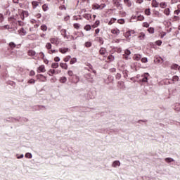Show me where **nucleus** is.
Returning a JSON list of instances; mask_svg holds the SVG:
<instances>
[{
	"label": "nucleus",
	"mask_w": 180,
	"mask_h": 180,
	"mask_svg": "<svg viewBox=\"0 0 180 180\" xmlns=\"http://www.w3.org/2000/svg\"><path fill=\"white\" fill-rule=\"evenodd\" d=\"M159 4L157 2V0H153L152 1V6L153 8H158Z\"/></svg>",
	"instance_id": "aec40b11"
},
{
	"label": "nucleus",
	"mask_w": 180,
	"mask_h": 180,
	"mask_svg": "<svg viewBox=\"0 0 180 180\" xmlns=\"http://www.w3.org/2000/svg\"><path fill=\"white\" fill-rule=\"evenodd\" d=\"M105 7H106V4H101V5H99V9L100 10H102Z\"/></svg>",
	"instance_id": "6e6d98bb"
},
{
	"label": "nucleus",
	"mask_w": 180,
	"mask_h": 180,
	"mask_svg": "<svg viewBox=\"0 0 180 180\" xmlns=\"http://www.w3.org/2000/svg\"><path fill=\"white\" fill-rule=\"evenodd\" d=\"M120 15H121L122 17H124V16H126V12L120 11Z\"/></svg>",
	"instance_id": "e2e57ef3"
},
{
	"label": "nucleus",
	"mask_w": 180,
	"mask_h": 180,
	"mask_svg": "<svg viewBox=\"0 0 180 180\" xmlns=\"http://www.w3.org/2000/svg\"><path fill=\"white\" fill-rule=\"evenodd\" d=\"M172 19H173V22H178V20H180V18L179 16L174 15Z\"/></svg>",
	"instance_id": "8fccbe9b"
},
{
	"label": "nucleus",
	"mask_w": 180,
	"mask_h": 180,
	"mask_svg": "<svg viewBox=\"0 0 180 180\" xmlns=\"http://www.w3.org/2000/svg\"><path fill=\"white\" fill-rule=\"evenodd\" d=\"M49 41L51 44L58 46L61 44V39L58 38V37H53L49 39Z\"/></svg>",
	"instance_id": "f03ea898"
},
{
	"label": "nucleus",
	"mask_w": 180,
	"mask_h": 180,
	"mask_svg": "<svg viewBox=\"0 0 180 180\" xmlns=\"http://www.w3.org/2000/svg\"><path fill=\"white\" fill-rule=\"evenodd\" d=\"M30 75L31 77H33V75H36V72H34V70H31V71L30 72Z\"/></svg>",
	"instance_id": "052dcab7"
},
{
	"label": "nucleus",
	"mask_w": 180,
	"mask_h": 180,
	"mask_svg": "<svg viewBox=\"0 0 180 180\" xmlns=\"http://www.w3.org/2000/svg\"><path fill=\"white\" fill-rule=\"evenodd\" d=\"M138 38L139 40H144L146 39V34L144 32L139 33Z\"/></svg>",
	"instance_id": "2eb2a0df"
},
{
	"label": "nucleus",
	"mask_w": 180,
	"mask_h": 180,
	"mask_svg": "<svg viewBox=\"0 0 180 180\" xmlns=\"http://www.w3.org/2000/svg\"><path fill=\"white\" fill-rule=\"evenodd\" d=\"M60 34L65 38L68 39V36L67 35V30L65 29H62L60 30Z\"/></svg>",
	"instance_id": "f8f14e48"
},
{
	"label": "nucleus",
	"mask_w": 180,
	"mask_h": 180,
	"mask_svg": "<svg viewBox=\"0 0 180 180\" xmlns=\"http://www.w3.org/2000/svg\"><path fill=\"white\" fill-rule=\"evenodd\" d=\"M59 81H60V84H65V82H67V77H60Z\"/></svg>",
	"instance_id": "b1692460"
},
{
	"label": "nucleus",
	"mask_w": 180,
	"mask_h": 180,
	"mask_svg": "<svg viewBox=\"0 0 180 180\" xmlns=\"http://www.w3.org/2000/svg\"><path fill=\"white\" fill-rule=\"evenodd\" d=\"M148 33H150L151 34H154V32H155L154 27H149L148 29Z\"/></svg>",
	"instance_id": "58836bf2"
},
{
	"label": "nucleus",
	"mask_w": 180,
	"mask_h": 180,
	"mask_svg": "<svg viewBox=\"0 0 180 180\" xmlns=\"http://www.w3.org/2000/svg\"><path fill=\"white\" fill-rule=\"evenodd\" d=\"M156 60L158 61V63H159L160 64H162V63H164V59H162L161 57L157 58Z\"/></svg>",
	"instance_id": "a19ab883"
},
{
	"label": "nucleus",
	"mask_w": 180,
	"mask_h": 180,
	"mask_svg": "<svg viewBox=\"0 0 180 180\" xmlns=\"http://www.w3.org/2000/svg\"><path fill=\"white\" fill-rule=\"evenodd\" d=\"M59 65L63 70H68V65L67 63H60Z\"/></svg>",
	"instance_id": "dca6fc26"
},
{
	"label": "nucleus",
	"mask_w": 180,
	"mask_h": 180,
	"mask_svg": "<svg viewBox=\"0 0 180 180\" xmlns=\"http://www.w3.org/2000/svg\"><path fill=\"white\" fill-rule=\"evenodd\" d=\"M27 54H28V56L33 57L34 56H36V52L33 50H30V51H28Z\"/></svg>",
	"instance_id": "412c9836"
},
{
	"label": "nucleus",
	"mask_w": 180,
	"mask_h": 180,
	"mask_svg": "<svg viewBox=\"0 0 180 180\" xmlns=\"http://www.w3.org/2000/svg\"><path fill=\"white\" fill-rule=\"evenodd\" d=\"M145 15L150 16L151 15V10L150 8H146L144 11Z\"/></svg>",
	"instance_id": "cd10ccee"
},
{
	"label": "nucleus",
	"mask_w": 180,
	"mask_h": 180,
	"mask_svg": "<svg viewBox=\"0 0 180 180\" xmlns=\"http://www.w3.org/2000/svg\"><path fill=\"white\" fill-rule=\"evenodd\" d=\"M108 63L114 61L115 56H113L112 55H110V56H108Z\"/></svg>",
	"instance_id": "c756f323"
},
{
	"label": "nucleus",
	"mask_w": 180,
	"mask_h": 180,
	"mask_svg": "<svg viewBox=\"0 0 180 180\" xmlns=\"http://www.w3.org/2000/svg\"><path fill=\"white\" fill-rule=\"evenodd\" d=\"M59 51L62 53V54H65V53H68V51H70V49L68 48H65V47H62L59 49Z\"/></svg>",
	"instance_id": "9b49d317"
},
{
	"label": "nucleus",
	"mask_w": 180,
	"mask_h": 180,
	"mask_svg": "<svg viewBox=\"0 0 180 180\" xmlns=\"http://www.w3.org/2000/svg\"><path fill=\"white\" fill-rule=\"evenodd\" d=\"M171 68L172 70H179V65H178V64H173Z\"/></svg>",
	"instance_id": "2f4dec72"
},
{
	"label": "nucleus",
	"mask_w": 180,
	"mask_h": 180,
	"mask_svg": "<svg viewBox=\"0 0 180 180\" xmlns=\"http://www.w3.org/2000/svg\"><path fill=\"white\" fill-rule=\"evenodd\" d=\"M49 9H50V8H49V4H45L42 5V10L44 11V12H47Z\"/></svg>",
	"instance_id": "6ab92c4d"
},
{
	"label": "nucleus",
	"mask_w": 180,
	"mask_h": 180,
	"mask_svg": "<svg viewBox=\"0 0 180 180\" xmlns=\"http://www.w3.org/2000/svg\"><path fill=\"white\" fill-rule=\"evenodd\" d=\"M70 60H71V56H67L63 58V61H65V63H68Z\"/></svg>",
	"instance_id": "72a5a7b5"
},
{
	"label": "nucleus",
	"mask_w": 180,
	"mask_h": 180,
	"mask_svg": "<svg viewBox=\"0 0 180 180\" xmlns=\"http://www.w3.org/2000/svg\"><path fill=\"white\" fill-rule=\"evenodd\" d=\"M133 59L135 61H140V60H141V55H140V54H134V57H133Z\"/></svg>",
	"instance_id": "ddd939ff"
},
{
	"label": "nucleus",
	"mask_w": 180,
	"mask_h": 180,
	"mask_svg": "<svg viewBox=\"0 0 180 180\" xmlns=\"http://www.w3.org/2000/svg\"><path fill=\"white\" fill-rule=\"evenodd\" d=\"M130 54H131V52L130 51V50L129 49L125 50L124 54L123 55V58H124V60H130V57H129Z\"/></svg>",
	"instance_id": "6e6552de"
},
{
	"label": "nucleus",
	"mask_w": 180,
	"mask_h": 180,
	"mask_svg": "<svg viewBox=\"0 0 180 180\" xmlns=\"http://www.w3.org/2000/svg\"><path fill=\"white\" fill-rule=\"evenodd\" d=\"M143 27H150V24L147 22H145L142 25Z\"/></svg>",
	"instance_id": "603ef678"
},
{
	"label": "nucleus",
	"mask_w": 180,
	"mask_h": 180,
	"mask_svg": "<svg viewBox=\"0 0 180 180\" xmlns=\"http://www.w3.org/2000/svg\"><path fill=\"white\" fill-rule=\"evenodd\" d=\"M0 22H4V15L0 13Z\"/></svg>",
	"instance_id": "338daca9"
},
{
	"label": "nucleus",
	"mask_w": 180,
	"mask_h": 180,
	"mask_svg": "<svg viewBox=\"0 0 180 180\" xmlns=\"http://www.w3.org/2000/svg\"><path fill=\"white\" fill-rule=\"evenodd\" d=\"M84 46H85V47H87V49H88L92 46V42L86 41V42H85Z\"/></svg>",
	"instance_id": "4c0bfd02"
},
{
	"label": "nucleus",
	"mask_w": 180,
	"mask_h": 180,
	"mask_svg": "<svg viewBox=\"0 0 180 180\" xmlns=\"http://www.w3.org/2000/svg\"><path fill=\"white\" fill-rule=\"evenodd\" d=\"M97 41L100 44H103V39L102 37H97Z\"/></svg>",
	"instance_id": "09e8293b"
},
{
	"label": "nucleus",
	"mask_w": 180,
	"mask_h": 180,
	"mask_svg": "<svg viewBox=\"0 0 180 180\" xmlns=\"http://www.w3.org/2000/svg\"><path fill=\"white\" fill-rule=\"evenodd\" d=\"M59 9H60V11H66L67 7L65 6V5H61L59 6Z\"/></svg>",
	"instance_id": "37998d69"
},
{
	"label": "nucleus",
	"mask_w": 180,
	"mask_h": 180,
	"mask_svg": "<svg viewBox=\"0 0 180 180\" xmlns=\"http://www.w3.org/2000/svg\"><path fill=\"white\" fill-rule=\"evenodd\" d=\"M32 9H37L40 5V1L34 0L31 2Z\"/></svg>",
	"instance_id": "423d86ee"
},
{
	"label": "nucleus",
	"mask_w": 180,
	"mask_h": 180,
	"mask_svg": "<svg viewBox=\"0 0 180 180\" xmlns=\"http://www.w3.org/2000/svg\"><path fill=\"white\" fill-rule=\"evenodd\" d=\"M160 6L162 8H167V3H165V2H161V3L160 4Z\"/></svg>",
	"instance_id": "49530a36"
},
{
	"label": "nucleus",
	"mask_w": 180,
	"mask_h": 180,
	"mask_svg": "<svg viewBox=\"0 0 180 180\" xmlns=\"http://www.w3.org/2000/svg\"><path fill=\"white\" fill-rule=\"evenodd\" d=\"M54 74H56V70L54 69H50L48 71V75H49V77H53V75H54Z\"/></svg>",
	"instance_id": "a211bd4d"
},
{
	"label": "nucleus",
	"mask_w": 180,
	"mask_h": 180,
	"mask_svg": "<svg viewBox=\"0 0 180 180\" xmlns=\"http://www.w3.org/2000/svg\"><path fill=\"white\" fill-rule=\"evenodd\" d=\"M26 158H32V153H27L25 154Z\"/></svg>",
	"instance_id": "bf43d9fd"
},
{
	"label": "nucleus",
	"mask_w": 180,
	"mask_h": 180,
	"mask_svg": "<svg viewBox=\"0 0 180 180\" xmlns=\"http://www.w3.org/2000/svg\"><path fill=\"white\" fill-rule=\"evenodd\" d=\"M68 75L69 77H72V78H75V80H72V82L75 84L79 81V79L78 78V76L76 75H74V72L72 70H68Z\"/></svg>",
	"instance_id": "7ed1b4c3"
},
{
	"label": "nucleus",
	"mask_w": 180,
	"mask_h": 180,
	"mask_svg": "<svg viewBox=\"0 0 180 180\" xmlns=\"http://www.w3.org/2000/svg\"><path fill=\"white\" fill-rule=\"evenodd\" d=\"M141 63H148V60L147 59V58H141Z\"/></svg>",
	"instance_id": "4d7b16f0"
},
{
	"label": "nucleus",
	"mask_w": 180,
	"mask_h": 180,
	"mask_svg": "<svg viewBox=\"0 0 180 180\" xmlns=\"http://www.w3.org/2000/svg\"><path fill=\"white\" fill-rule=\"evenodd\" d=\"M110 72H116V68H112L110 69Z\"/></svg>",
	"instance_id": "774afa93"
},
{
	"label": "nucleus",
	"mask_w": 180,
	"mask_h": 180,
	"mask_svg": "<svg viewBox=\"0 0 180 180\" xmlns=\"http://www.w3.org/2000/svg\"><path fill=\"white\" fill-rule=\"evenodd\" d=\"M112 167H120V162L119 160H115L112 163Z\"/></svg>",
	"instance_id": "393cba45"
},
{
	"label": "nucleus",
	"mask_w": 180,
	"mask_h": 180,
	"mask_svg": "<svg viewBox=\"0 0 180 180\" xmlns=\"http://www.w3.org/2000/svg\"><path fill=\"white\" fill-rule=\"evenodd\" d=\"M174 110H176V112H180V105H179V103L176 104Z\"/></svg>",
	"instance_id": "de8ad7c7"
},
{
	"label": "nucleus",
	"mask_w": 180,
	"mask_h": 180,
	"mask_svg": "<svg viewBox=\"0 0 180 180\" xmlns=\"http://www.w3.org/2000/svg\"><path fill=\"white\" fill-rule=\"evenodd\" d=\"M92 9H99V4H94L92 5Z\"/></svg>",
	"instance_id": "a18cd8bd"
},
{
	"label": "nucleus",
	"mask_w": 180,
	"mask_h": 180,
	"mask_svg": "<svg viewBox=\"0 0 180 180\" xmlns=\"http://www.w3.org/2000/svg\"><path fill=\"white\" fill-rule=\"evenodd\" d=\"M20 18L22 20H25V18H27L29 16V11H22L20 15Z\"/></svg>",
	"instance_id": "0eeeda50"
},
{
	"label": "nucleus",
	"mask_w": 180,
	"mask_h": 180,
	"mask_svg": "<svg viewBox=\"0 0 180 180\" xmlns=\"http://www.w3.org/2000/svg\"><path fill=\"white\" fill-rule=\"evenodd\" d=\"M99 25H101V22L99 20H96L91 27L94 29H95L96 27H98V26H99Z\"/></svg>",
	"instance_id": "bb28decb"
},
{
	"label": "nucleus",
	"mask_w": 180,
	"mask_h": 180,
	"mask_svg": "<svg viewBox=\"0 0 180 180\" xmlns=\"http://www.w3.org/2000/svg\"><path fill=\"white\" fill-rule=\"evenodd\" d=\"M37 71L38 73L46 72V67H44V65H41L37 68Z\"/></svg>",
	"instance_id": "9d476101"
},
{
	"label": "nucleus",
	"mask_w": 180,
	"mask_h": 180,
	"mask_svg": "<svg viewBox=\"0 0 180 180\" xmlns=\"http://www.w3.org/2000/svg\"><path fill=\"white\" fill-rule=\"evenodd\" d=\"M99 54H101V56H105V54H106V49L101 48L99 50Z\"/></svg>",
	"instance_id": "f3484780"
},
{
	"label": "nucleus",
	"mask_w": 180,
	"mask_h": 180,
	"mask_svg": "<svg viewBox=\"0 0 180 180\" xmlns=\"http://www.w3.org/2000/svg\"><path fill=\"white\" fill-rule=\"evenodd\" d=\"M34 82H36V81L34 79H30L28 81V84H34Z\"/></svg>",
	"instance_id": "680f3d73"
},
{
	"label": "nucleus",
	"mask_w": 180,
	"mask_h": 180,
	"mask_svg": "<svg viewBox=\"0 0 180 180\" xmlns=\"http://www.w3.org/2000/svg\"><path fill=\"white\" fill-rule=\"evenodd\" d=\"M179 13H180V10H178V9L174 11V15H179Z\"/></svg>",
	"instance_id": "69168bd1"
},
{
	"label": "nucleus",
	"mask_w": 180,
	"mask_h": 180,
	"mask_svg": "<svg viewBox=\"0 0 180 180\" xmlns=\"http://www.w3.org/2000/svg\"><path fill=\"white\" fill-rule=\"evenodd\" d=\"M36 78L39 79L40 82H46V81H47V77L41 74L37 75Z\"/></svg>",
	"instance_id": "39448f33"
},
{
	"label": "nucleus",
	"mask_w": 180,
	"mask_h": 180,
	"mask_svg": "<svg viewBox=\"0 0 180 180\" xmlns=\"http://www.w3.org/2000/svg\"><path fill=\"white\" fill-rule=\"evenodd\" d=\"M73 27L75 29H79V27H81V25H79L78 23H75V24H73Z\"/></svg>",
	"instance_id": "3c124183"
},
{
	"label": "nucleus",
	"mask_w": 180,
	"mask_h": 180,
	"mask_svg": "<svg viewBox=\"0 0 180 180\" xmlns=\"http://www.w3.org/2000/svg\"><path fill=\"white\" fill-rule=\"evenodd\" d=\"M115 78L116 79H120V78H122V75L120 73H117V75H115Z\"/></svg>",
	"instance_id": "13d9d810"
},
{
	"label": "nucleus",
	"mask_w": 180,
	"mask_h": 180,
	"mask_svg": "<svg viewBox=\"0 0 180 180\" xmlns=\"http://www.w3.org/2000/svg\"><path fill=\"white\" fill-rule=\"evenodd\" d=\"M177 81H179V77L174 75L172 77V82H177Z\"/></svg>",
	"instance_id": "f704fd0d"
},
{
	"label": "nucleus",
	"mask_w": 180,
	"mask_h": 180,
	"mask_svg": "<svg viewBox=\"0 0 180 180\" xmlns=\"http://www.w3.org/2000/svg\"><path fill=\"white\" fill-rule=\"evenodd\" d=\"M112 4L118 9H123V6L120 4V0H112Z\"/></svg>",
	"instance_id": "20e7f679"
},
{
	"label": "nucleus",
	"mask_w": 180,
	"mask_h": 180,
	"mask_svg": "<svg viewBox=\"0 0 180 180\" xmlns=\"http://www.w3.org/2000/svg\"><path fill=\"white\" fill-rule=\"evenodd\" d=\"M54 61H56V63H58V61H60V57H58V56L55 57Z\"/></svg>",
	"instance_id": "0e129e2a"
},
{
	"label": "nucleus",
	"mask_w": 180,
	"mask_h": 180,
	"mask_svg": "<svg viewBox=\"0 0 180 180\" xmlns=\"http://www.w3.org/2000/svg\"><path fill=\"white\" fill-rule=\"evenodd\" d=\"M164 13H165V15H166L167 16H169V15H170V13H171V11L169 10V8H165V9L164 10Z\"/></svg>",
	"instance_id": "a878e982"
},
{
	"label": "nucleus",
	"mask_w": 180,
	"mask_h": 180,
	"mask_svg": "<svg viewBox=\"0 0 180 180\" xmlns=\"http://www.w3.org/2000/svg\"><path fill=\"white\" fill-rule=\"evenodd\" d=\"M51 68H58V63H53L51 64Z\"/></svg>",
	"instance_id": "79ce46f5"
},
{
	"label": "nucleus",
	"mask_w": 180,
	"mask_h": 180,
	"mask_svg": "<svg viewBox=\"0 0 180 180\" xmlns=\"http://www.w3.org/2000/svg\"><path fill=\"white\" fill-rule=\"evenodd\" d=\"M84 29L86 32H89V30L92 29V26H91V25H86L84 26Z\"/></svg>",
	"instance_id": "5701e85b"
},
{
	"label": "nucleus",
	"mask_w": 180,
	"mask_h": 180,
	"mask_svg": "<svg viewBox=\"0 0 180 180\" xmlns=\"http://www.w3.org/2000/svg\"><path fill=\"white\" fill-rule=\"evenodd\" d=\"M18 32V34H20V36H26V34L27 33L26 32V29L24 27H22Z\"/></svg>",
	"instance_id": "1a4fd4ad"
},
{
	"label": "nucleus",
	"mask_w": 180,
	"mask_h": 180,
	"mask_svg": "<svg viewBox=\"0 0 180 180\" xmlns=\"http://www.w3.org/2000/svg\"><path fill=\"white\" fill-rule=\"evenodd\" d=\"M130 36H131V34L130 33L129 31L127 32L124 34V37L127 39L129 37H130Z\"/></svg>",
	"instance_id": "864d4df0"
},
{
	"label": "nucleus",
	"mask_w": 180,
	"mask_h": 180,
	"mask_svg": "<svg viewBox=\"0 0 180 180\" xmlns=\"http://www.w3.org/2000/svg\"><path fill=\"white\" fill-rule=\"evenodd\" d=\"M117 23H119L120 25H124V19L121 18L117 20Z\"/></svg>",
	"instance_id": "c03bdc74"
},
{
	"label": "nucleus",
	"mask_w": 180,
	"mask_h": 180,
	"mask_svg": "<svg viewBox=\"0 0 180 180\" xmlns=\"http://www.w3.org/2000/svg\"><path fill=\"white\" fill-rule=\"evenodd\" d=\"M111 33L112 34H116V36H117L118 34H120V30H119V29L115 28L111 30Z\"/></svg>",
	"instance_id": "4468645a"
},
{
	"label": "nucleus",
	"mask_w": 180,
	"mask_h": 180,
	"mask_svg": "<svg viewBox=\"0 0 180 180\" xmlns=\"http://www.w3.org/2000/svg\"><path fill=\"white\" fill-rule=\"evenodd\" d=\"M75 63H77V58H71L70 61V64L71 65H72V64H75Z\"/></svg>",
	"instance_id": "e433bc0d"
},
{
	"label": "nucleus",
	"mask_w": 180,
	"mask_h": 180,
	"mask_svg": "<svg viewBox=\"0 0 180 180\" xmlns=\"http://www.w3.org/2000/svg\"><path fill=\"white\" fill-rule=\"evenodd\" d=\"M137 20H140V21L144 20V17H143V15H139V16L137 17Z\"/></svg>",
	"instance_id": "5fc2aeb1"
},
{
	"label": "nucleus",
	"mask_w": 180,
	"mask_h": 180,
	"mask_svg": "<svg viewBox=\"0 0 180 180\" xmlns=\"http://www.w3.org/2000/svg\"><path fill=\"white\" fill-rule=\"evenodd\" d=\"M41 30H42V32H47V25L44 24L41 25Z\"/></svg>",
	"instance_id": "473e14b6"
},
{
	"label": "nucleus",
	"mask_w": 180,
	"mask_h": 180,
	"mask_svg": "<svg viewBox=\"0 0 180 180\" xmlns=\"http://www.w3.org/2000/svg\"><path fill=\"white\" fill-rule=\"evenodd\" d=\"M124 3L125 4V5H127V6H128V8H130V6H131V1L130 0H124Z\"/></svg>",
	"instance_id": "4be33fe9"
},
{
	"label": "nucleus",
	"mask_w": 180,
	"mask_h": 180,
	"mask_svg": "<svg viewBox=\"0 0 180 180\" xmlns=\"http://www.w3.org/2000/svg\"><path fill=\"white\" fill-rule=\"evenodd\" d=\"M45 47L46 50H48L49 54H56V53H58V51L56 49H51V47H53V45H51V43L50 42L46 43Z\"/></svg>",
	"instance_id": "f257e3e1"
},
{
	"label": "nucleus",
	"mask_w": 180,
	"mask_h": 180,
	"mask_svg": "<svg viewBox=\"0 0 180 180\" xmlns=\"http://www.w3.org/2000/svg\"><path fill=\"white\" fill-rule=\"evenodd\" d=\"M92 15L91 14H84V18L86 19L87 20H89V19H91Z\"/></svg>",
	"instance_id": "7c9ffc66"
},
{
	"label": "nucleus",
	"mask_w": 180,
	"mask_h": 180,
	"mask_svg": "<svg viewBox=\"0 0 180 180\" xmlns=\"http://www.w3.org/2000/svg\"><path fill=\"white\" fill-rule=\"evenodd\" d=\"M116 20H117L116 18H111L110 20L108 22L109 26L113 25V23H115Z\"/></svg>",
	"instance_id": "c9c22d12"
},
{
	"label": "nucleus",
	"mask_w": 180,
	"mask_h": 180,
	"mask_svg": "<svg viewBox=\"0 0 180 180\" xmlns=\"http://www.w3.org/2000/svg\"><path fill=\"white\" fill-rule=\"evenodd\" d=\"M8 46L11 50H13L16 47V44L13 42H10Z\"/></svg>",
	"instance_id": "c85d7f7f"
},
{
	"label": "nucleus",
	"mask_w": 180,
	"mask_h": 180,
	"mask_svg": "<svg viewBox=\"0 0 180 180\" xmlns=\"http://www.w3.org/2000/svg\"><path fill=\"white\" fill-rule=\"evenodd\" d=\"M165 161L166 162H174V159L171 158H167L165 159Z\"/></svg>",
	"instance_id": "ea45409f"
}]
</instances>
